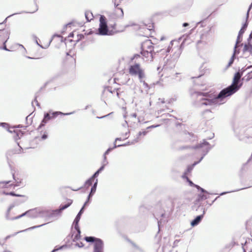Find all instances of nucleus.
Returning a JSON list of instances; mask_svg holds the SVG:
<instances>
[{
	"instance_id": "obj_1",
	"label": "nucleus",
	"mask_w": 252,
	"mask_h": 252,
	"mask_svg": "<svg viewBox=\"0 0 252 252\" xmlns=\"http://www.w3.org/2000/svg\"><path fill=\"white\" fill-rule=\"evenodd\" d=\"M245 70L244 69L237 72L234 76L232 84L222 90L217 95L208 92H195L192 94V96L193 98H196L195 105L202 107L219 106L224 104L225 102V98L233 94L242 86V83H239Z\"/></svg>"
},
{
	"instance_id": "obj_2",
	"label": "nucleus",
	"mask_w": 252,
	"mask_h": 252,
	"mask_svg": "<svg viewBox=\"0 0 252 252\" xmlns=\"http://www.w3.org/2000/svg\"><path fill=\"white\" fill-rule=\"evenodd\" d=\"M25 216H27L32 219H35L37 218H45L48 217L49 214L47 210L40 208H35L25 212L22 214L15 217L13 219H18Z\"/></svg>"
},
{
	"instance_id": "obj_3",
	"label": "nucleus",
	"mask_w": 252,
	"mask_h": 252,
	"mask_svg": "<svg viewBox=\"0 0 252 252\" xmlns=\"http://www.w3.org/2000/svg\"><path fill=\"white\" fill-rule=\"evenodd\" d=\"M214 146H211L208 142L205 140H203V142L200 143L195 147L183 146L180 148V150H184L189 149L190 150L195 149L200 153L202 156L200 159V161L203 159L204 156L209 152Z\"/></svg>"
},
{
	"instance_id": "obj_4",
	"label": "nucleus",
	"mask_w": 252,
	"mask_h": 252,
	"mask_svg": "<svg viewBox=\"0 0 252 252\" xmlns=\"http://www.w3.org/2000/svg\"><path fill=\"white\" fill-rule=\"evenodd\" d=\"M128 72L131 76H138L140 82H142L145 77L144 70L138 63L130 65L128 68Z\"/></svg>"
},
{
	"instance_id": "obj_5",
	"label": "nucleus",
	"mask_w": 252,
	"mask_h": 252,
	"mask_svg": "<svg viewBox=\"0 0 252 252\" xmlns=\"http://www.w3.org/2000/svg\"><path fill=\"white\" fill-rule=\"evenodd\" d=\"M84 240L89 243H94L93 252H103L104 244L102 240L93 236H86Z\"/></svg>"
},
{
	"instance_id": "obj_6",
	"label": "nucleus",
	"mask_w": 252,
	"mask_h": 252,
	"mask_svg": "<svg viewBox=\"0 0 252 252\" xmlns=\"http://www.w3.org/2000/svg\"><path fill=\"white\" fill-rule=\"evenodd\" d=\"M99 27L98 29V34L99 35H107L108 32V27L106 22L105 17L101 16L99 19Z\"/></svg>"
},
{
	"instance_id": "obj_7",
	"label": "nucleus",
	"mask_w": 252,
	"mask_h": 252,
	"mask_svg": "<svg viewBox=\"0 0 252 252\" xmlns=\"http://www.w3.org/2000/svg\"><path fill=\"white\" fill-rule=\"evenodd\" d=\"M10 32L6 30H0V43L2 42L3 44V47L2 49L6 51H9L5 45V43L6 42L7 39L9 37Z\"/></svg>"
},
{
	"instance_id": "obj_8",
	"label": "nucleus",
	"mask_w": 252,
	"mask_h": 252,
	"mask_svg": "<svg viewBox=\"0 0 252 252\" xmlns=\"http://www.w3.org/2000/svg\"><path fill=\"white\" fill-rule=\"evenodd\" d=\"M142 51H145L153 52L154 47L150 40H147L142 43L141 45Z\"/></svg>"
},
{
	"instance_id": "obj_9",
	"label": "nucleus",
	"mask_w": 252,
	"mask_h": 252,
	"mask_svg": "<svg viewBox=\"0 0 252 252\" xmlns=\"http://www.w3.org/2000/svg\"><path fill=\"white\" fill-rule=\"evenodd\" d=\"M206 212V209L204 208H202V214L197 216L194 220H193L190 224L192 226H195L197 225L202 220L204 214Z\"/></svg>"
},
{
	"instance_id": "obj_10",
	"label": "nucleus",
	"mask_w": 252,
	"mask_h": 252,
	"mask_svg": "<svg viewBox=\"0 0 252 252\" xmlns=\"http://www.w3.org/2000/svg\"><path fill=\"white\" fill-rule=\"evenodd\" d=\"M141 54L143 57V60L146 62H152L153 60V53L152 52H148L141 51Z\"/></svg>"
},
{
	"instance_id": "obj_11",
	"label": "nucleus",
	"mask_w": 252,
	"mask_h": 252,
	"mask_svg": "<svg viewBox=\"0 0 252 252\" xmlns=\"http://www.w3.org/2000/svg\"><path fill=\"white\" fill-rule=\"evenodd\" d=\"M51 119H52V117L51 115V111H50L48 113H46L44 114L43 119L39 125V128L44 126L48 122V121Z\"/></svg>"
},
{
	"instance_id": "obj_12",
	"label": "nucleus",
	"mask_w": 252,
	"mask_h": 252,
	"mask_svg": "<svg viewBox=\"0 0 252 252\" xmlns=\"http://www.w3.org/2000/svg\"><path fill=\"white\" fill-rule=\"evenodd\" d=\"M179 198L177 195L171 194L168 196L167 201L170 203V206L173 208L175 205L176 202L178 200Z\"/></svg>"
},
{
	"instance_id": "obj_13",
	"label": "nucleus",
	"mask_w": 252,
	"mask_h": 252,
	"mask_svg": "<svg viewBox=\"0 0 252 252\" xmlns=\"http://www.w3.org/2000/svg\"><path fill=\"white\" fill-rule=\"evenodd\" d=\"M112 2L114 3L115 6L116 7L115 13L117 14V18H122L124 16L123 10L121 8L118 7V4H116L115 2L116 0H112Z\"/></svg>"
},
{
	"instance_id": "obj_14",
	"label": "nucleus",
	"mask_w": 252,
	"mask_h": 252,
	"mask_svg": "<svg viewBox=\"0 0 252 252\" xmlns=\"http://www.w3.org/2000/svg\"><path fill=\"white\" fill-rule=\"evenodd\" d=\"M74 229L77 231V233L74 235V232H72V237L73 242H76V241L79 240L81 237V231L79 228V226H78V227H76L75 225H74Z\"/></svg>"
},
{
	"instance_id": "obj_15",
	"label": "nucleus",
	"mask_w": 252,
	"mask_h": 252,
	"mask_svg": "<svg viewBox=\"0 0 252 252\" xmlns=\"http://www.w3.org/2000/svg\"><path fill=\"white\" fill-rule=\"evenodd\" d=\"M83 211H84V207H82V208L81 209V210H80V211L79 212V213H78V214L77 215V216H76V218H75V220L73 221V225H75V227L77 228L78 227V226H79L78 223L80 220L81 216L82 214V213H83Z\"/></svg>"
},
{
	"instance_id": "obj_16",
	"label": "nucleus",
	"mask_w": 252,
	"mask_h": 252,
	"mask_svg": "<svg viewBox=\"0 0 252 252\" xmlns=\"http://www.w3.org/2000/svg\"><path fill=\"white\" fill-rule=\"evenodd\" d=\"M73 113L74 112L63 113L60 112V111L52 112L51 111V115L52 119H54V118H56L58 116H59V115H64V116L69 115L72 114H73Z\"/></svg>"
},
{
	"instance_id": "obj_17",
	"label": "nucleus",
	"mask_w": 252,
	"mask_h": 252,
	"mask_svg": "<svg viewBox=\"0 0 252 252\" xmlns=\"http://www.w3.org/2000/svg\"><path fill=\"white\" fill-rule=\"evenodd\" d=\"M185 39H184V40L182 42V44H181L180 46L177 47V48L176 49V51H175L174 55H173V56L175 59H177L180 57V56L181 54V52H182L181 47L183 46V44H184V43L185 42Z\"/></svg>"
},
{
	"instance_id": "obj_18",
	"label": "nucleus",
	"mask_w": 252,
	"mask_h": 252,
	"mask_svg": "<svg viewBox=\"0 0 252 252\" xmlns=\"http://www.w3.org/2000/svg\"><path fill=\"white\" fill-rule=\"evenodd\" d=\"M71 204V202H69L64 205L61 206L59 209L54 211V213L60 214L62 211L68 208Z\"/></svg>"
},
{
	"instance_id": "obj_19",
	"label": "nucleus",
	"mask_w": 252,
	"mask_h": 252,
	"mask_svg": "<svg viewBox=\"0 0 252 252\" xmlns=\"http://www.w3.org/2000/svg\"><path fill=\"white\" fill-rule=\"evenodd\" d=\"M244 33V30L243 29H241V30H240L239 32V33H238V35L237 36V40H236V42L235 45L234 46V48L235 49H236L237 48L238 44L241 42L240 38H242V35Z\"/></svg>"
},
{
	"instance_id": "obj_20",
	"label": "nucleus",
	"mask_w": 252,
	"mask_h": 252,
	"mask_svg": "<svg viewBox=\"0 0 252 252\" xmlns=\"http://www.w3.org/2000/svg\"><path fill=\"white\" fill-rule=\"evenodd\" d=\"M153 26L152 25H150L148 26L147 25L144 26V27L142 28L141 29L144 30L145 31L146 36H148L151 33V31L152 30Z\"/></svg>"
},
{
	"instance_id": "obj_21",
	"label": "nucleus",
	"mask_w": 252,
	"mask_h": 252,
	"mask_svg": "<svg viewBox=\"0 0 252 252\" xmlns=\"http://www.w3.org/2000/svg\"><path fill=\"white\" fill-rule=\"evenodd\" d=\"M238 53H239V52H237L236 50V49H235L234 48L233 55L232 56L231 59H230V60L229 61V63L227 64V67L230 66L231 65V64L233 63V62L235 58V55L236 54H238Z\"/></svg>"
},
{
	"instance_id": "obj_22",
	"label": "nucleus",
	"mask_w": 252,
	"mask_h": 252,
	"mask_svg": "<svg viewBox=\"0 0 252 252\" xmlns=\"http://www.w3.org/2000/svg\"><path fill=\"white\" fill-rule=\"evenodd\" d=\"M97 183H98V179H96L95 182L93 184V185L91 189V191H90V193L91 194V195H94V193L95 192L96 190Z\"/></svg>"
},
{
	"instance_id": "obj_23",
	"label": "nucleus",
	"mask_w": 252,
	"mask_h": 252,
	"mask_svg": "<svg viewBox=\"0 0 252 252\" xmlns=\"http://www.w3.org/2000/svg\"><path fill=\"white\" fill-rule=\"evenodd\" d=\"M173 42H174V40H172L170 41V44L166 49H161L160 50L161 53L164 54V53H169L170 51L171 48L173 45Z\"/></svg>"
},
{
	"instance_id": "obj_24",
	"label": "nucleus",
	"mask_w": 252,
	"mask_h": 252,
	"mask_svg": "<svg viewBox=\"0 0 252 252\" xmlns=\"http://www.w3.org/2000/svg\"><path fill=\"white\" fill-rule=\"evenodd\" d=\"M138 142V139H136L135 138L132 140L131 141H128L126 143L121 144V145H118V147H121V146H126L130 145H133L136 143Z\"/></svg>"
},
{
	"instance_id": "obj_25",
	"label": "nucleus",
	"mask_w": 252,
	"mask_h": 252,
	"mask_svg": "<svg viewBox=\"0 0 252 252\" xmlns=\"http://www.w3.org/2000/svg\"><path fill=\"white\" fill-rule=\"evenodd\" d=\"M200 162V160H199L198 161H195L192 165L188 166V167L187 169V170L186 171V173H188L190 172L191 171V170L193 169L194 166L196 165V164H197Z\"/></svg>"
},
{
	"instance_id": "obj_26",
	"label": "nucleus",
	"mask_w": 252,
	"mask_h": 252,
	"mask_svg": "<svg viewBox=\"0 0 252 252\" xmlns=\"http://www.w3.org/2000/svg\"><path fill=\"white\" fill-rule=\"evenodd\" d=\"M94 181V180L90 177L85 182L84 184V187L86 188H89L90 186L92 185Z\"/></svg>"
},
{
	"instance_id": "obj_27",
	"label": "nucleus",
	"mask_w": 252,
	"mask_h": 252,
	"mask_svg": "<svg viewBox=\"0 0 252 252\" xmlns=\"http://www.w3.org/2000/svg\"><path fill=\"white\" fill-rule=\"evenodd\" d=\"M252 51V45L251 44H245L244 47L243 52H249Z\"/></svg>"
},
{
	"instance_id": "obj_28",
	"label": "nucleus",
	"mask_w": 252,
	"mask_h": 252,
	"mask_svg": "<svg viewBox=\"0 0 252 252\" xmlns=\"http://www.w3.org/2000/svg\"><path fill=\"white\" fill-rule=\"evenodd\" d=\"M147 133H148V131H146V130H143V131H139L138 133L137 136L135 138L136 139H138V142L140 140V136L142 135L145 136L147 134Z\"/></svg>"
},
{
	"instance_id": "obj_29",
	"label": "nucleus",
	"mask_w": 252,
	"mask_h": 252,
	"mask_svg": "<svg viewBox=\"0 0 252 252\" xmlns=\"http://www.w3.org/2000/svg\"><path fill=\"white\" fill-rule=\"evenodd\" d=\"M207 198V196L205 194H199L198 195L197 200L199 201L202 200L206 199Z\"/></svg>"
},
{
	"instance_id": "obj_30",
	"label": "nucleus",
	"mask_w": 252,
	"mask_h": 252,
	"mask_svg": "<svg viewBox=\"0 0 252 252\" xmlns=\"http://www.w3.org/2000/svg\"><path fill=\"white\" fill-rule=\"evenodd\" d=\"M141 83L143 84V85L145 89V91L147 93L148 92L149 90L150 89V87H149L148 84L145 82V81L144 80V79H143V81H142Z\"/></svg>"
},
{
	"instance_id": "obj_31",
	"label": "nucleus",
	"mask_w": 252,
	"mask_h": 252,
	"mask_svg": "<svg viewBox=\"0 0 252 252\" xmlns=\"http://www.w3.org/2000/svg\"><path fill=\"white\" fill-rule=\"evenodd\" d=\"M117 147H118V145H116L115 143H114V146L113 148H108L106 151L104 153V155H105V156H106L107 155H108L109 152L110 151H111L113 149L117 148Z\"/></svg>"
},
{
	"instance_id": "obj_32",
	"label": "nucleus",
	"mask_w": 252,
	"mask_h": 252,
	"mask_svg": "<svg viewBox=\"0 0 252 252\" xmlns=\"http://www.w3.org/2000/svg\"><path fill=\"white\" fill-rule=\"evenodd\" d=\"M2 194H5V195H10L12 196H21L22 195L15 194L14 192H6L5 191H2Z\"/></svg>"
},
{
	"instance_id": "obj_33",
	"label": "nucleus",
	"mask_w": 252,
	"mask_h": 252,
	"mask_svg": "<svg viewBox=\"0 0 252 252\" xmlns=\"http://www.w3.org/2000/svg\"><path fill=\"white\" fill-rule=\"evenodd\" d=\"M195 188L198 189V190H200L202 193H206V194H210L207 191H206L204 189L201 188L200 186L198 185H195Z\"/></svg>"
},
{
	"instance_id": "obj_34",
	"label": "nucleus",
	"mask_w": 252,
	"mask_h": 252,
	"mask_svg": "<svg viewBox=\"0 0 252 252\" xmlns=\"http://www.w3.org/2000/svg\"><path fill=\"white\" fill-rule=\"evenodd\" d=\"M13 207H14V205H11V206L9 207V208H8V210H7V213L6 216V219H7V220H14V219H14V218H9V217H8V214H9V213L10 212V210L12 209V208H13Z\"/></svg>"
},
{
	"instance_id": "obj_35",
	"label": "nucleus",
	"mask_w": 252,
	"mask_h": 252,
	"mask_svg": "<svg viewBox=\"0 0 252 252\" xmlns=\"http://www.w3.org/2000/svg\"><path fill=\"white\" fill-rule=\"evenodd\" d=\"M46 223H44V224H41V225H36V226H32V227H31L26 230H23V231H26V230H32V229H35V228H38V227H41L42 226H43L44 225H45Z\"/></svg>"
},
{
	"instance_id": "obj_36",
	"label": "nucleus",
	"mask_w": 252,
	"mask_h": 252,
	"mask_svg": "<svg viewBox=\"0 0 252 252\" xmlns=\"http://www.w3.org/2000/svg\"><path fill=\"white\" fill-rule=\"evenodd\" d=\"M108 164V161L107 160L106 156L103 155V159L101 163V164L104 165L105 166L107 165Z\"/></svg>"
},
{
	"instance_id": "obj_37",
	"label": "nucleus",
	"mask_w": 252,
	"mask_h": 252,
	"mask_svg": "<svg viewBox=\"0 0 252 252\" xmlns=\"http://www.w3.org/2000/svg\"><path fill=\"white\" fill-rule=\"evenodd\" d=\"M9 183L10 181L0 182V188L4 187L5 186H6L7 184H8Z\"/></svg>"
},
{
	"instance_id": "obj_38",
	"label": "nucleus",
	"mask_w": 252,
	"mask_h": 252,
	"mask_svg": "<svg viewBox=\"0 0 252 252\" xmlns=\"http://www.w3.org/2000/svg\"><path fill=\"white\" fill-rule=\"evenodd\" d=\"M75 246L76 247H77L78 248H82L84 247V244H83L82 242H76L75 244Z\"/></svg>"
},
{
	"instance_id": "obj_39",
	"label": "nucleus",
	"mask_w": 252,
	"mask_h": 252,
	"mask_svg": "<svg viewBox=\"0 0 252 252\" xmlns=\"http://www.w3.org/2000/svg\"><path fill=\"white\" fill-rule=\"evenodd\" d=\"M186 180L189 182V185L191 187H195V185L191 181H190L188 177H186Z\"/></svg>"
},
{
	"instance_id": "obj_40",
	"label": "nucleus",
	"mask_w": 252,
	"mask_h": 252,
	"mask_svg": "<svg viewBox=\"0 0 252 252\" xmlns=\"http://www.w3.org/2000/svg\"><path fill=\"white\" fill-rule=\"evenodd\" d=\"M100 173L99 172H98L97 170L93 175V176L91 177L92 178H93L94 180L97 177L99 174Z\"/></svg>"
},
{
	"instance_id": "obj_41",
	"label": "nucleus",
	"mask_w": 252,
	"mask_h": 252,
	"mask_svg": "<svg viewBox=\"0 0 252 252\" xmlns=\"http://www.w3.org/2000/svg\"><path fill=\"white\" fill-rule=\"evenodd\" d=\"M252 72H249V73L247 74V81H249L251 78H252V76H251V74H252Z\"/></svg>"
},
{
	"instance_id": "obj_42",
	"label": "nucleus",
	"mask_w": 252,
	"mask_h": 252,
	"mask_svg": "<svg viewBox=\"0 0 252 252\" xmlns=\"http://www.w3.org/2000/svg\"><path fill=\"white\" fill-rule=\"evenodd\" d=\"M131 244L136 249H137L138 250H141V249L137 245H136L135 243L132 242Z\"/></svg>"
},
{
	"instance_id": "obj_43",
	"label": "nucleus",
	"mask_w": 252,
	"mask_h": 252,
	"mask_svg": "<svg viewBox=\"0 0 252 252\" xmlns=\"http://www.w3.org/2000/svg\"><path fill=\"white\" fill-rule=\"evenodd\" d=\"M105 166V165L102 164L101 166L97 170V171L100 173L103 170Z\"/></svg>"
},
{
	"instance_id": "obj_44",
	"label": "nucleus",
	"mask_w": 252,
	"mask_h": 252,
	"mask_svg": "<svg viewBox=\"0 0 252 252\" xmlns=\"http://www.w3.org/2000/svg\"><path fill=\"white\" fill-rule=\"evenodd\" d=\"M78 39L77 40L78 41L84 38V35L82 34H78Z\"/></svg>"
},
{
	"instance_id": "obj_45",
	"label": "nucleus",
	"mask_w": 252,
	"mask_h": 252,
	"mask_svg": "<svg viewBox=\"0 0 252 252\" xmlns=\"http://www.w3.org/2000/svg\"><path fill=\"white\" fill-rule=\"evenodd\" d=\"M160 102L161 103H165L164 99V98H158V103H159Z\"/></svg>"
},
{
	"instance_id": "obj_46",
	"label": "nucleus",
	"mask_w": 252,
	"mask_h": 252,
	"mask_svg": "<svg viewBox=\"0 0 252 252\" xmlns=\"http://www.w3.org/2000/svg\"><path fill=\"white\" fill-rule=\"evenodd\" d=\"M159 125H152V126H148L147 127V129H150V128H155V127H157Z\"/></svg>"
},
{
	"instance_id": "obj_47",
	"label": "nucleus",
	"mask_w": 252,
	"mask_h": 252,
	"mask_svg": "<svg viewBox=\"0 0 252 252\" xmlns=\"http://www.w3.org/2000/svg\"><path fill=\"white\" fill-rule=\"evenodd\" d=\"M48 136L47 134L44 133L41 137V139L42 140H45L47 138Z\"/></svg>"
},
{
	"instance_id": "obj_48",
	"label": "nucleus",
	"mask_w": 252,
	"mask_h": 252,
	"mask_svg": "<svg viewBox=\"0 0 252 252\" xmlns=\"http://www.w3.org/2000/svg\"><path fill=\"white\" fill-rule=\"evenodd\" d=\"M247 26H248V24L247 23H245L241 29H243L245 31V29L247 27Z\"/></svg>"
},
{
	"instance_id": "obj_49",
	"label": "nucleus",
	"mask_w": 252,
	"mask_h": 252,
	"mask_svg": "<svg viewBox=\"0 0 252 252\" xmlns=\"http://www.w3.org/2000/svg\"><path fill=\"white\" fill-rule=\"evenodd\" d=\"M247 243H248V241H247V240H246V241H245V243H244V244H242V248H243V249L244 252H246V250H245V248H244V245H245Z\"/></svg>"
},
{
	"instance_id": "obj_50",
	"label": "nucleus",
	"mask_w": 252,
	"mask_h": 252,
	"mask_svg": "<svg viewBox=\"0 0 252 252\" xmlns=\"http://www.w3.org/2000/svg\"><path fill=\"white\" fill-rule=\"evenodd\" d=\"M63 248V247H60L59 249H54L53 251H51V252H56V251H57L58 250H60V249H62Z\"/></svg>"
},
{
	"instance_id": "obj_51",
	"label": "nucleus",
	"mask_w": 252,
	"mask_h": 252,
	"mask_svg": "<svg viewBox=\"0 0 252 252\" xmlns=\"http://www.w3.org/2000/svg\"><path fill=\"white\" fill-rule=\"evenodd\" d=\"M94 195H91V194L90 193L89 194V195L88 196V198H87V199L88 200H90V198L93 196Z\"/></svg>"
},
{
	"instance_id": "obj_52",
	"label": "nucleus",
	"mask_w": 252,
	"mask_h": 252,
	"mask_svg": "<svg viewBox=\"0 0 252 252\" xmlns=\"http://www.w3.org/2000/svg\"><path fill=\"white\" fill-rule=\"evenodd\" d=\"M140 57V55L138 54H136L134 56L132 59H137L138 58Z\"/></svg>"
},
{
	"instance_id": "obj_53",
	"label": "nucleus",
	"mask_w": 252,
	"mask_h": 252,
	"mask_svg": "<svg viewBox=\"0 0 252 252\" xmlns=\"http://www.w3.org/2000/svg\"><path fill=\"white\" fill-rule=\"evenodd\" d=\"M232 192H233V191H232ZM229 192H231V191L223 192L220 194V195H224V194H225L227 193H229Z\"/></svg>"
},
{
	"instance_id": "obj_54",
	"label": "nucleus",
	"mask_w": 252,
	"mask_h": 252,
	"mask_svg": "<svg viewBox=\"0 0 252 252\" xmlns=\"http://www.w3.org/2000/svg\"><path fill=\"white\" fill-rule=\"evenodd\" d=\"M2 126L3 127H6L7 128L8 127V124H6V123H2Z\"/></svg>"
},
{
	"instance_id": "obj_55",
	"label": "nucleus",
	"mask_w": 252,
	"mask_h": 252,
	"mask_svg": "<svg viewBox=\"0 0 252 252\" xmlns=\"http://www.w3.org/2000/svg\"><path fill=\"white\" fill-rule=\"evenodd\" d=\"M2 126L3 127H6L7 128L8 127V124H6V123H2Z\"/></svg>"
},
{
	"instance_id": "obj_56",
	"label": "nucleus",
	"mask_w": 252,
	"mask_h": 252,
	"mask_svg": "<svg viewBox=\"0 0 252 252\" xmlns=\"http://www.w3.org/2000/svg\"><path fill=\"white\" fill-rule=\"evenodd\" d=\"M130 116L132 117H133V118H136V116H137V115L136 113H132L130 115Z\"/></svg>"
},
{
	"instance_id": "obj_57",
	"label": "nucleus",
	"mask_w": 252,
	"mask_h": 252,
	"mask_svg": "<svg viewBox=\"0 0 252 252\" xmlns=\"http://www.w3.org/2000/svg\"><path fill=\"white\" fill-rule=\"evenodd\" d=\"M89 201H90L89 200H87L85 202L83 207H84V208L85 206L87 205V204H88Z\"/></svg>"
},
{
	"instance_id": "obj_58",
	"label": "nucleus",
	"mask_w": 252,
	"mask_h": 252,
	"mask_svg": "<svg viewBox=\"0 0 252 252\" xmlns=\"http://www.w3.org/2000/svg\"><path fill=\"white\" fill-rule=\"evenodd\" d=\"M35 38H36V39H35V42H36V43L38 46H40V47H42V46L41 45H40L38 43V41H37V37H36V36H35Z\"/></svg>"
},
{
	"instance_id": "obj_59",
	"label": "nucleus",
	"mask_w": 252,
	"mask_h": 252,
	"mask_svg": "<svg viewBox=\"0 0 252 252\" xmlns=\"http://www.w3.org/2000/svg\"><path fill=\"white\" fill-rule=\"evenodd\" d=\"M189 26V24L188 23H184L183 24V26L184 27H186L187 26Z\"/></svg>"
},
{
	"instance_id": "obj_60",
	"label": "nucleus",
	"mask_w": 252,
	"mask_h": 252,
	"mask_svg": "<svg viewBox=\"0 0 252 252\" xmlns=\"http://www.w3.org/2000/svg\"><path fill=\"white\" fill-rule=\"evenodd\" d=\"M188 173H186V172H185L184 174L182 176V178H184V179H186V177H187L186 175Z\"/></svg>"
},
{
	"instance_id": "obj_61",
	"label": "nucleus",
	"mask_w": 252,
	"mask_h": 252,
	"mask_svg": "<svg viewBox=\"0 0 252 252\" xmlns=\"http://www.w3.org/2000/svg\"><path fill=\"white\" fill-rule=\"evenodd\" d=\"M34 102L36 103V105L38 106H39V103L38 102L37 100H36V98H35Z\"/></svg>"
},
{
	"instance_id": "obj_62",
	"label": "nucleus",
	"mask_w": 252,
	"mask_h": 252,
	"mask_svg": "<svg viewBox=\"0 0 252 252\" xmlns=\"http://www.w3.org/2000/svg\"><path fill=\"white\" fill-rule=\"evenodd\" d=\"M18 45L20 47H21L22 48H23L24 50H25V48L22 45L19 44H18Z\"/></svg>"
},
{
	"instance_id": "obj_63",
	"label": "nucleus",
	"mask_w": 252,
	"mask_h": 252,
	"mask_svg": "<svg viewBox=\"0 0 252 252\" xmlns=\"http://www.w3.org/2000/svg\"><path fill=\"white\" fill-rule=\"evenodd\" d=\"M252 39V32L251 33V34L249 35V40Z\"/></svg>"
},
{
	"instance_id": "obj_64",
	"label": "nucleus",
	"mask_w": 252,
	"mask_h": 252,
	"mask_svg": "<svg viewBox=\"0 0 252 252\" xmlns=\"http://www.w3.org/2000/svg\"><path fill=\"white\" fill-rule=\"evenodd\" d=\"M11 235H8V236H7L5 237V240H7L8 239H9V238H10V237H11Z\"/></svg>"
}]
</instances>
